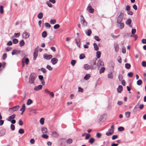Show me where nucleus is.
Masks as SVG:
<instances>
[{
    "instance_id": "nucleus-50",
    "label": "nucleus",
    "mask_w": 146,
    "mask_h": 146,
    "mask_svg": "<svg viewBox=\"0 0 146 146\" xmlns=\"http://www.w3.org/2000/svg\"><path fill=\"white\" fill-rule=\"evenodd\" d=\"M124 128L123 127H120L118 128V130L120 131H123L124 130Z\"/></svg>"
},
{
    "instance_id": "nucleus-29",
    "label": "nucleus",
    "mask_w": 146,
    "mask_h": 146,
    "mask_svg": "<svg viewBox=\"0 0 146 146\" xmlns=\"http://www.w3.org/2000/svg\"><path fill=\"white\" fill-rule=\"evenodd\" d=\"M23 58H24V61H25V63L27 65H28L29 62V58H25V57Z\"/></svg>"
},
{
    "instance_id": "nucleus-33",
    "label": "nucleus",
    "mask_w": 146,
    "mask_h": 146,
    "mask_svg": "<svg viewBox=\"0 0 146 146\" xmlns=\"http://www.w3.org/2000/svg\"><path fill=\"white\" fill-rule=\"evenodd\" d=\"M105 70V68L104 67H102L101 68L100 70V74L104 72Z\"/></svg>"
},
{
    "instance_id": "nucleus-31",
    "label": "nucleus",
    "mask_w": 146,
    "mask_h": 146,
    "mask_svg": "<svg viewBox=\"0 0 146 146\" xmlns=\"http://www.w3.org/2000/svg\"><path fill=\"white\" fill-rule=\"evenodd\" d=\"M95 139L93 138H90L89 140V142L92 144L93 143L95 142Z\"/></svg>"
},
{
    "instance_id": "nucleus-48",
    "label": "nucleus",
    "mask_w": 146,
    "mask_h": 146,
    "mask_svg": "<svg viewBox=\"0 0 146 146\" xmlns=\"http://www.w3.org/2000/svg\"><path fill=\"white\" fill-rule=\"evenodd\" d=\"M45 26L46 28H50V24L48 23H45Z\"/></svg>"
},
{
    "instance_id": "nucleus-14",
    "label": "nucleus",
    "mask_w": 146,
    "mask_h": 146,
    "mask_svg": "<svg viewBox=\"0 0 146 146\" xmlns=\"http://www.w3.org/2000/svg\"><path fill=\"white\" fill-rule=\"evenodd\" d=\"M15 114H13L12 115L9 117L7 120L8 121H11L12 119H13L15 118Z\"/></svg>"
},
{
    "instance_id": "nucleus-7",
    "label": "nucleus",
    "mask_w": 146,
    "mask_h": 146,
    "mask_svg": "<svg viewBox=\"0 0 146 146\" xmlns=\"http://www.w3.org/2000/svg\"><path fill=\"white\" fill-rule=\"evenodd\" d=\"M22 35L23 38L25 39L28 38L30 36V34L26 32H23Z\"/></svg>"
},
{
    "instance_id": "nucleus-12",
    "label": "nucleus",
    "mask_w": 146,
    "mask_h": 146,
    "mask_svg": "<svg viewBox=\"0 0 146 146\" xmlns=\"http://www.w3.org/2000/svg\"><path fill=\"white\" fill-rule=\"evenodd\" d=\"M42 88V86L41 85H39L38 86H35L34 89L35 90L37 91L41 90Z\"/></svg>"
},
{
    "instance_id": "nucleus-15",
    "label": "nucleus",
    "mask_w": 146,
    "mask_h": 146,
    "mask_svg": "<svg viewBox=\"0 0 146 146\" xmlns=\"http://www.w3.org/2000/svg\"><path fill=\"white\" fill-rule=\"evenodd\" d=\"M104 65L103 62L101 61L100 60H99L97 64V66H98L99 67L100 66H104Z\"/></svg>"
},
{
    "instance_id": "nucleus-21",
    "label": "nucleus",
    "mask_w": 146,
    "mask_h": 146,
    "mask_svg": "<svg viewBox=\"0 0 146 146\" xmlns=\"http://www.w3.org/2000/svg\"><path fill=\"white\" fill-rule=\"evenodd\" d=\"M41 130L43 133H46L47 132L48 130L46 127H42Z\"/></svg>"
},
{
    "instance_id": "nucleus-26",
    "label": "nucleus",
    "mask_w": 146,
    "mask_h": 146,
    "mask_svg": "<svg viewBox=\"0 0 146 146\" xmlns=\"http://www.w3.org/2000/svg\"><path fill=\"white\" fill-rule=\"evenodd\" d=\"M90 76L89 74H86V76L84 77V79L86 80H88L90 78Z\"/></svg>"
},
{
    "instance_id": "nucleus-57",
    "label": "nucleus",
    "mask_w": 146,
    "mask_h": 146,
    "mask_svg": "<svg viewBox=\"0 0 146 146\" xmlns=\"http://www.w3.org/2000/svg\"><path fill=\"white\" fill-rule=\"evenodd\" d=\"M111 36L113 38H116L119 36V35L117 36H115L113 34H111Z\"/></svg>"
},
{
    "instance_id": "nucleus-1",
    "label": "nucleus",
    "mask_w": 146,
    "mask_h": 146,
    "mask_svg": "<svg viewBox=\"0 0 146 146\" xmlns=\"http://www.w3.org/2000/svg\"><path fill=\"white\" fill-rule=\"evenodd\" d=\"M36 77V76L35 74H31L29 78V83L30 84H33Z\"/></svg>"
},
{
    "instance_id": "nucleus-5",
    "label": "nucleus",
    "mask_w": 146,
    "mask_h": 146,
    "mask_svg": "<svg viewBox=\"0 0 146 146\" xmlns=\"http://www.w3.org/2000/svg\"><path fill=\"white\" fill-rule=\"evenodd\" d=\"M84 68L85 70H87L89 69L92 70L94 69V67L92 65H89L87 64L84 65Z\"/></svg>"
},
{
    "instance_id": "nucleus-40",
    "label": "nucleus",
    "mask_w": 146,
    "mask_h": 146,
    "mask_svg": "<svg viewBox=\"0 0 146 146\" xmlns=\"http://www.w3.org/2000/svg\"><path fill=\"white\" fill-rule=\"evenodd\" d=\"M18 132L20 134H22L24 133V131L23 129H20L19 130Z\"/></svg>"
},
{
    "instance_id": "nucleus-59",
    "label": "nucleus",
    "mask_w": 146,
    "mask_h": 146,
    "mask_svg": "<svg viewBox=\"0 0 146 146\" xmlns=\"http://www.w3.org/2000/svg\"><path fill=\"white\" fill-rule=\"evenodd\" d=\"M46 4L49 7H52V5L50 2L47 1L46 2Z\"/></svg>"
},
{
    "instance_id": "nucleus-10",
    "label": "nucleus",
    "mask_w": 146,
    "mask_h": 146,
    "mask_svg": "<svg viewBox=\"0 0 146 146\" xmlns=\"http://www.w3.org/2000/svg\"><path fill=\"white\" fill-rule=\"evenodd\" d=\"M58 59L56 58H53L51 59V62L53 65H55L58 62Z\"/></svg>"
},
{
    "instance_id": "nucleus-54",
    "label": "nucleus",
    "mask_w": 146,
    "mask_h": 146,
    "mask_svg": "<svg viewBox=\"0 0 146 146\" xmlns=\"http://www.w3.org/2000/svg\"><path fill=\"white\" fill-rule=\"evenodd\" d=\"M133 75V73L132 72H130L129 73L127 74V76L130 77H132Z\"/></svg>"
},
{
    "instance_id": "nucleus-60",
    "label": "nucleus",
    "mask_w": 146,
    "mask_h": 146,
    "mask_svg": "<svg viewBox=\"0 0 146 146\" xmlns=\"http://www.w3.org/2000/svg\"><path fill=\"white\" fill-rule=\"evenodd\" d=\"M90 134L87 133L86 134V136L85 137V139H89L90 137Z\"/></svg>"
},
{
    "instance_id": "nucleus-46",
    "label": "nucleus",
    "mask_w": 146,
    "mask_h": 146,
    "mask_svg": "<svg viewBox=\"0 0 146 146\" xmlns=\"http://www.w3.org/2000/svg\"><path fill=\"white\" fill-rule=\"evenodd\" d=\"M76 62V60H72L71 61V64L72 66H74Z\"/></svg>"
},
{
    "instance_id": "nucleus-62",
    "label": "nucleus",
    "mask_w": 146,
    "mask_h": 146,
    "mask_svg": "<svg viewBox=\"0 0 146 146\" xmlns=\"http://www.w3.org/2000/svg\"><path fill=\"white\" fill-rule=\"evenodd\" d=\"M7 57V54L6 53H4L3 55V60L5 59Z\"/></svg>"
},
{
    "instance_id": "nucleus-39",
    "label": "nucleus",
    "mask_w": 146,
    "mask_h": 146,
    "mask_svg": "<svg viewBox=\"0 0 146 146\" xmlns=\"http://www.w3.org/2000/svg\"><path fill=\"white\" fill-rule=\"evenodd\" d=\"M25 105L24 104L23 105L22 108L20 109V111H23V110H24L25 111Z\"/></svg>"
},
{
    "instance_id": "nucleus-43",
    "label": "nucleus",
    "mask_w": 146,
    "mask_h": 146,
    "mask_svg": "<svg viewBox=\"0 0 146 146\" xmlns=\"http://www.w3.org/2000/svg\"><path fill=\"white\" fill-rule=\"evenodd\" d=\"M13 42L14 44H16L19 41L17 39L14 38L13 40Z\"/></svg>"
},
{
    "instance_id": "nucleus-52",
    "label": "nucleus",
    "mask_w": 146,
    "mask_h": 146,
    "mask_svg": "<svg viewBox=\"0 0 146 146\" xmlns=\"http://www.w3.org/2000/svg\"><path fill=\"white\" fill-rule=\"evenodd\" d=\"M0 12L2 14L3 12V7L2 5L0 6Z\"/></svg>"
},
{
    "instance_id": "nucleus-38",
    "label": "nucleus",
    "mask_w": 146,
    "mask_h": 146,
    "mask_svg": "<svg viewBox=\"0 0 146 146\" xmlns=\"http://www.w3.org/2000/svg\"><path fill=\"white\" fill-rule=\"evenodd\" d=\"M125 68L127 69H129L130 68L131 65L128 63H126L125 65Z\"/></svg>"
},
{
    "instance_id": "nucleus-56",
    "label": "nucleus",
    "mask_w": 146,
    "mask_h": 146,
    "mask_svg": "<svg viewBox=\"0 0 146 146\" xmlns=\"http://www.w3.org/2000/svg\"><path fill=\"white\" fill-rule=\"evenodd\" d=\"M42 137L45 139H47L48 138V136L47 135L43 134L42 136Z\"/></svg>"
},
{
    "instance_id": "nucleus-41",
    "label": "nucleus",
    "mask_w": 146,
    "mask_h": 146,
    "mask_svg": "<svg viewBox=\"0 0 146 146\" xmlns=\"http://www.w3.org/2000/svg\"><path fill=\"white\" fill-rule=\"evenodd\" d=\"M44 118H41L40 120V122L41 125H43L44 123Z\"/></svg>"
},
{
    "instance_id": "nucleus-9",
    "label": "nucleus",
    "mask_w": 146,
    "mask_h": 146,
    "mask_svg": "<svg viewBox=\"0 0 146 146\" xmlns=\"http://www.w3.org/2000/svg\"><path fill=\"white\" fill-rule=\"evenodd\" d=\"M114 132V131L113 129H109L108 131L106 132V134L107 136H109L113 134Z\"/></svg>"
},
{
    "instance_id": "nucleus-16",
    "label": "nucleus",
    "mask_w": 146,
    "mask_h": 146,
    "mask_svg": "<svg viewBox=\"0 0 146 146\" xmlns=\"http://www.w3.org/2000/svg\"><path fill=\"white\" fill-rule=\"evenodd\" d=\"M123 90V87L121 85H119L117 89V90L118 92L120 93Z\"/></svg>"
},
{
    "instance_id": "nucleus-2",
    "label": "nucleus",
    "mask_w": 146,
    "mask_h": 146,
    "mask_svg": "<svg viewBox=\"0 0 146 146\" xmlns=\"http://www.w3.org/2000/svg\"><path fill=\"white\" fill-rule=\"evenodd\" d=\"M19 108V105L14 106L12 108H10L8 110L11 113H13L15 111H17Z\"/></svg>"
},
{
    "instance_id": "nucleus-13",
    "label": "nucleus",
    "mask_w": 146,
    "mask_h": 146,
    "mask_svg": "<svg viewBox=\"0 0 146 146\" xmlns=\"http://www.w3.org/2000/svg\"><path fill=\"white\" fill-rule=\"evenodd\" d=\"M20 52V50H17L16 49H14L13 51V52L12 53V55H17L18 54H19Z\"/></svg>"
},
{
    "instance_id": "nucleus-8",
    "label": "nucleus",
    "mask_w": 146,
    "mask_h": 146,
    "mask_svg": "<svg viewBox=\"0 0 146 146\" xmlns=\"http://www.w3.org/2000/svg\"><path fill=\"white\" fill-rule=\"evenodd\" d=\"M52 56L51 55L48 54H44L43 55V57L45 59L49 60L52 58Z\"/></svg>"
},
{
    "instance_id": "nucleus-19",
    "label": "nucleus",
    "mask_w": 146,
    "mask_h": 146,
    "mask_svg": "<svg viewBox=\"0 0 146 146\" xmlns=\"http://www.w3.org/2000/svg\"><path fill=\"white\" fill-rule=\"evenodd\" d=\"M52 136L55 137H58L59 136L58 133L56 131L52 132Z\"/></svg>"
},
{
    "instance_id": "nucleus-4",
    "label": "nucleus",
    "mask_w": 146,
    "mask_h": 146,
    "mask_svg": "<svg viewBox=\"0 0 146 146\" xmlns=\"http://www.w3.org/2000/svg\"><path fill=\"white\" fill-rule=\"evenodd\" d=\"M80 22L84 26L86 27L87 26V22L85 21L83 16L82 15L81 16Z\"/></svg>"
},
{
    "instance_id": "nucleus-6",
    "label": "nucleus",
    "mask_w": 146,
    "mask_h": 146,
    "mask_svg": "<svg viewBox=\"0 0 146 146\" xmlns=\"http://www.w3.org/2000/svg\"><path fill=\"white\" fill-rule=\"evenodd\" d=\"M86 9L90 13H93L94 12V9L92 8L90 4L88 5Z\"/></svg>"
},
{
    "instance_id": "nucleus-28",
    "label": "nucleus",
    "mask_w": 146,
    "mask_h": 146,
    "mask_svg": "<svg viewBox=\"0 0 146 146\" xmlns=\"http://www.w3.org/2000/svg\"><path fill=\"white\" fill-rule=\"evenodd\" d=\"M96 57L97 58H99L101 56V53L100 51H97L96 53Z\"/></svg>"
},
{
    "instance_id": "nucleus-3",
    "label": "nucleus",
    "mask_w": 146,
    "mask_h": 146,
    "mask_svg": "<svg viewBox=\"0 0 146 146\" xmlns=\"http://www.w3.org/2000/svg\"><path fill=\"white\" fill-rule=\"evenodd\" d=\"M123 13L121 12L120 13L119 15L118 16L117 18V23H120L123 20Z\"/></svg>"
},
{
    "instance_id": "nucleus-20",
    "label": "nucleus",
    "mask_w": 146,
    "mask_h": 146,
    "mask_svg": "<svg viewBox=\"0 0 146 146\" xmlns=\"http://www.w3.org/2000/svg\"><path fill=\"white\" fill-rule=\"evenodd\" d=\"M131 22V19H128L126 21V24L127 25H128L129 26L132 27L131 25H130Z\"/></svg>"
},
{
    "instance_id": "nucleus-18",
    "label": "nucleus",
    "mask_w": 146,
    "mask_h": 146,
    "mask_svg": "<svg viewBox=\"0 0 146 146\" xmlns=\"http://www.w3.org/2000/svg\"><path fill=\"white\" fill-rule=\"evenodd\" d=\"M114 48L116 52H117L119 49V46L117 43H115L114 44Z\"/></svg>"
},
{
    "instance_id": "nucleus-36",
    "label": "nucleus",
    "mask_w": 146,
    "mask_h": 146,
    "mask_svg": "<svg viewBox=\"0 0 146 146\" xmlns=\"http://www.w3.org/2000/svg\"><path fill=\"white\" fill-rule=\"evenodd\" d=\"M42 36L43 38H45L47 36V33L46 31H44L42 33Z\"/></svg>"
},
{
    "instance_id": "nucleus-64",
    "label": "nucleus",
    "mask_w": 146,
    "mask_h": 146,
    "mask_svg": "<svg viewBox=\"0 0 146 146\" xmlns=\"http://www.w3.org/2000/svg\"><path fill=\"white\" fill-rule=\"evenodd\" d=\"M142 65L143 67H146V62L145 61L142 62Z\"/></svg>"
},
{
    "instance_id": "nucleus-63",
    "label": "nucleus",
    "mask_w": 146,
    "mask_h": 146,
    "mask_svg": "<svg viewBox=\"0 0 146 146\" xmlns=\"http://www.w3.org/2000/svg\"><path fill=\"white\" fill-rule=\"evenodd\" d=\"M19 124L20 125H22L23 124V122L21 119H20L19 121Z\"/></svg>"
},
{
    "instance_id": "nucleus-47",
    "label": "nucleus",
    "mask_w": 146,
    "mask_h": 146,
    "mask_svg": "<svg viewBox=\"0 0 146 146\" xmlns=\"http://www.w3.org/2000/svg\"><path fill=\"white\" fill-rule=\"evenodd\" d=\"M46 68L48 69L49 70L51 71L52 70V67L50 66L49 65H47L46 66Z\"/></svg>"
},
{
    "instance_id": "nucleus-17",
    "label": "nucleus",
    "mask_w": 146,
    "mask_h": 146,
    "mask_svg": "<svg viewBox=\"0 0 146 146\" xmlns=\"http://www.w3.org/2000/svg\"><path fill=\"white\" fill-rule=\"evenodd\" d=\"M85 34L88 36H90L92 33V31L90 29H88L85 31Z\"/></svg>"
},
{
    "instance_id": "nucleus-58",
    "label": "nucleus",
    "mask_w": 146,
    "mask_h": 146,
    "mask_svg": "<svg viewBox=\"0 0 146 146\" xmlns=\"http://www.w3.org/2000/svg\"><path fill=\"white\" fill-rule=\"evenodd\" d=\"M60 27V25L58 24L55 25L54 26V28L55 29L58 28Z\"/></svg>"
},
{
    "instance_id": "nucleus-22",
    "label": "nucleus",
    "mask_w": 146,
    "mask_h": 146,
    "mask_svg": "<svg viewBox=\"0 0 146 146\" xmlns=\"http://www.w3.org/2000/svg\"><path fill=\"white\" fill-rule=\"evenodd\" d=\"M20 33H15L14 34V36H12V38H14V37L17 38L19 37L20 35Z\"/></svg>"
},
{
    "instance_id": "nucleus-23",
    "label": "nucleus",
    "mask_w": 146,
    "mask_h": 146,
    "mask_svg": "<svg viewBox=\"0 0 146 146\" xmlns=\"http://www.w3.org/2000/svg\"><path fill=\"white\" fill-rule=\"evenodd\" d=\"M118 24H119V28L121 29H122L124 27V24L123 23L121 22V23H118Z\"/></svg>"
},
{
    "instance_id": "nucleus-27",
    "label": "nucleus",
    "mask_w": 146,
    "mask_h": 146,
    "mask_svg": "<svg viewBox=\"0 0 146 146\" xmlns=\"http://www.w3.org/2000/svg\"><path fill=\"white\" fill-rule=\"evenodd\" d=\"M20 46L22 47L24 46L25 44V42L23 40H22L19 42Z\"/></svg>"
},
{
    "instance_id": "nucleus-44",
    "label": "nucleus",
    "mask_w": 146,
    "mask_h": 146,
    "mask_svg": "<svg viewBox=\"0 0 146 146\" xmlns=\"http://www.w3.org/2000/svg\"><path fill=\"white\" fill-rule=\"evenodd\" d=\"M142 83V81L141 80H138L137 82V85H140Z\"/></svg>"
},
{
    "instance_id": "nucleus-24",
    "label": "nucleus",
    "mask_w": 146,
    "mask_h": 146,
    "mask_svg": "<svg viewBox=\"0 0 146 146\" xmlns=\"http://www.w3.org/2000/svg\"><path fill=\"white\" fill-rule=\"evenodd\" d=\"M93 46L94 50L96 51H97L99 50V47L98 46L97 44L96 43H94Z\"/></svg>"
},
{
    "instance_id": "nucleus-32",
    "label": "nucleus",
    "mask_w": 146,
    "mask_h": 146,
    "mask_svg": "<svg viewBox=\"0 0 146 146\" xmlns=\"http://www.w3.org/2000/svg\"><path fill=\"white\" fill-rule=\"evenodd\" d=\"M91 65H92V66L94 67V66L96 65V61L94 60H92L91 62Z\"/></svg>"
},
{
    "instance_id": "nucleus-11",
    "label": "nucleus",
    "mask_w": 146,
    "mask_h": 146,
    "mask_svg": "<svg viewBox=\"0 0 146 146\" xmlns=\"http://www.w3.org/2000/svg\"><path fill=\"white\" fill-rule=\"evenodd\" d=\"M38 54V49L36 48L34 50V52L33 54V59L35 60L37 57Z\"/></svg>"
},
{
    "instance_id": "nucleus-42",
    "label": "nucleus",
    "mask_w": 146,
    "mask_h": 146,
    "mask_svg": "<svg viewBox=\"0 0 146 146\" xmlns=\"http://www.w3.org/2000/svg\"><path fill=\"white\" fill-rule=\"evenodd\" d=\"M5 134V131L4 130H1L0 131V135L3 136Z\"/></svg>"
},
{
    "instance_id": "nucleus-53",
    "label": "nucleus",
    "mask_w": 146,
    "mask_h": 146,
    "mask_svg": "<svg viewBox=\"0 0 146 146\" xmlns=\"http://www.w3.org/2000/svg\"><path fill=\"white\" fill-rule=\"evenodd\" d=\"M122 52L123 54H125L126 53V48L125 47H123L122 48Z\"/></svg>"
},
{
    "instance_id": "nucleus-30",
    "label": "nucleus",
    "mask_w": 146,
    "mask_h": 146,
    "mask_svg": "<svg viewBox=\"0 0 146 146\" xmlns=\"http://www.w3.org/2000/svg\"><path fill=\"white\" fill-rule=\"evenodd\" d=\"M108 77L109 78L112 79L113 78V73L112 72H110L108 74Z\"/></svg>"
},
{
    "instance_id": "nucleus-37",
    "label": "nucleus",
    "mask_w": 146,
    "mask_h": 146,
    "mask_svg": "<svg viewBox=\"0 0 146 146\" xmlns=\"http://www.w3.org/2000/svg\"><path fill=\"white\" fill-rule=\"evenodd\" d=\"M85 56L84 54H82L80 55L79 56V58L80 59H82L85 58Z\"/></svg>"
},
{
    "instance_id": "nucleus-34",
    "label": "nucleus",
    "mask_w": 146,
    "mask_h": 146,
    "mask_svg": "<svg viewBox=\"0 0 146 146\" xmlns=\"http://www.w3.org/2000/svg\"><path fill=\"white\" fill-rule=\"evenodd\" d=\"M33 103V101L32 100L30 99H28L27 100V104L28 105H29Z\"/></svg>"
},
{
    "instance_id": "nucleus-45",
    "label": "nucleus",
    "mask_w": 146,
    "mask_h": 146,
    "mask_svg": "<svg viewBox=\"0 0 146 146\" xmlns=\"http://www.w3.org/2000/svg\"><path fill=\"white\" fill-rule=\"evenodd\" d=\"M130 112H127L125 113V115L126 117H129L130 116Z\"/></svg>"
},
{
    "instance_id": "nucleus-51",
    "label": "nucleus",
    "mask_w": 146,
    "mask_h": 146,
    "mask_svg": "<svg viewBox=\"0 0 146 146\" xmlns=\"http://www.w3.org/2000/svg\"><path fill=\"white\" fill-rule=\"evenodd\" d=\"M94 38L96 40L98 41H99L100 40V39L98 36H94Z\"/></svg>"
},
{
    "instance_id": "nucleus-25",
    "label": "nucleus",
    "mask_w": 146,
    "mask_h": 146,
    "mask_svg": "<svg viewBox=\"0 0 146 146\" xmlns=\"http://www.w3.org/2000/svg\"><path fill=\"white\" fill-rule=\"evenodd\" d=\"M43 17V14L42 13H39L37 15V17L39 19H41Z\"/></svg>"
},
{
    "instance_id": "nucleus-49",
    "label": "nucleus",
    "mask_w": 146,
    "mask_h": 146,
    "mask_svg": "<svg viewBox=\"0 0 146 146\" xmlns=\"http://www.w3.org/2000/svg\"><path fill=\"white\" fill-rule=\"evenodd\" d=\"M50 23L52 24H54L56 23V21L55 19H52L50 21Z\"/></svg>"
},
{
    "instance_id": "nucleus-55",
    "label": "nucleus",
    "mask_w": 146,
    "mask_h": 146,
    "mask_svg": "<svg viewBox=\"0 0 146 146\" xmlns=\"http://www.w3.org/2000/svg\"><path fill=\"white\" fill-rule=\"evenodd\" d=\"M123 76L121 74H119L118 76V78L119 81H121L123 79Z\"/></svg>"
},
{
    "instance_id": "nucleus-35",
    "label": "nucleus",
    "mask_w": 146,
    "mask_h": 146,
    "mask_svg": "<svg viewBox=\"0 0 146 146\" xmlns=\"http://www.w3.org/2000/svg\"><path fill=\"white\" fill-rule=\"evenodd\" d=\"M72 139L70 138H69L66 140V143L68 144H70L72 143Z\"/></svg>"
},
{
    "instance_id": "nucleus-61",
    "label": "nucleus",
    "mask_w": 146,
    "mask_h": 146,
    "mask_svg": "<svg viewBox=\"0 0 146 146\" xmlns=\"http://www.w3.org/2000/svg\"><path fill=\"white\" fill-rule=\"evenodd\" d=\"M11 129L13 130V131L15 130V125L13 124H11Z\"/></svg>"
}]
</instances>
